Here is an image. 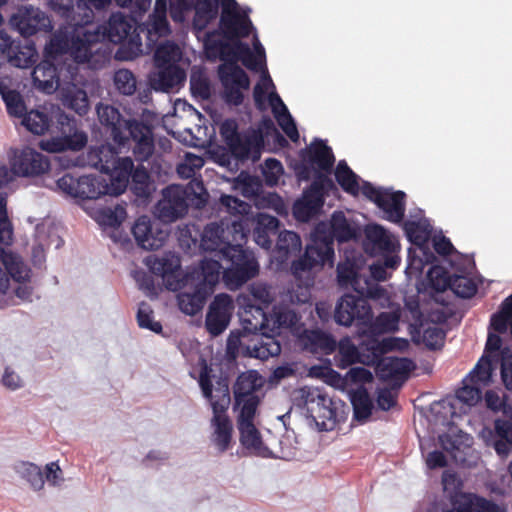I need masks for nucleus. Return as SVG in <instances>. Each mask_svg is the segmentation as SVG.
I'll return each mask as SVG.
<instances>
[{
	"instance_id": "obj_46",
	"label": "nucleus",
	"mask_w": 512,
	"mask_h": 512,
	"mask_svg": "<svg viewBox=\"0 0 512 512\" xmlns=\"http://www.w3.org/2000/svg\"><path fill=\"white\" fill-rule=\"evenodd\" d=\"M147 264L153 274L162 277L173 276L180 268V260L174 255L148 258Z\"/></svg>"
},
{
	"instance_id": "obj_43",
	"label": "nucleus",
	"mask_w": 512,
	"mask_h": 512,
	"mask_svg": "<svg viewBox=\"0 0 512 512\" xmlns=\"http://www.w3.org/2000/svg\"><path fill=\"white\" fill-rule=\"evenodd\" d=\"M0 95L10 116L16 118L25 117L28 112H26L25 102L18 91L9 89L3 81H0Z\"/></svg>"
},
{
	"instance_id": "obj_7",
	"label": "nucleus",
	"mask_w": 512,
	"mask_h": 512,
	"mask_svg": "<svg viewBox=\"0 0 512 512\" xmlns=\"http://www.w3.org/2000/svg\"><path fill=\"white\" fill-rule=\"evenodd\" d=\"M101 43L108 41L121 44L116 56L119 59L132 60L141 52L142 43L136 33V21L121 12L112 13L108 21L96 26Z\"/></svg>"
},
{
	"instance_id": "obj_26",
	"label": "nucleus",
	"mask_w": 512,
	"mask_h": 512,
	"mask_svg": "<svg viewBox=\"0 0 512 512\" xmlns=\"http://www.w3.org/2000/svg\"><path fill=\"white\" fill-rule=\"evenodd\" d=\"M220 30L224 38L240 41L250 35L253 28L252 22L246 12L234 11L228 13L225 9L221 13Z\"/></svg>"
},
{
	"instance_id": "obj_49",
	"label": "nucleus",
	"mask_w": 512,
	"mask_h": 512,
	"mask_svg": "<svg viewBox=\"0 0 512 512\" xmlns=\"http://www.w3.org/2000/svg\"><path fill=\"white\" fill-rule=\"evenodd\" d=\"M180 49L173 42H165L159 45L154 53L155 66L177 65L180 59Z\"/></svg>"
},
{
	"instance_id": "obj_56",
	"label": "nucleus",
	"mask_w": 512,
	"mask_h": 512,
	"mask_svg": "<svg viewBox=\"0 0 512 512\" xmlns=\"http://www.w3.org/2000/svg\"><path fill=\"white\" fill-rule=\"evenodd\" d=\"M114 85L116 89L123 95H132L136 91V78L128 69H119L115 72Z\"/></svg>"
},
{
	"instance_id": "obj_40",
	"label": "nucleus",
	"mask_w": 512,
	"mask_h": 512,
	"mask_svg": "<svg viewBox=\"0 0 512 512\" xmlns=\"http://www.w3.org/2000/svg\"><path fill=\"white\" fill-rule=\"evenodd\" d=\"M155 187L151 181L148 171L143 167L139 166L135 169L132 174L130 182L131 192L143 202L150 199Z\"/></svg>"
},
{
	"instance_id": "obj_58",
	"label": "nucleus",
	"mask_w": 512,
	"mask_h": 512,
	"mask_svg": "<svg viewBox=\"0 0 512 512\" xmlns=\"http://www.w3.org/2000/svg\"><path fill=\"white\" fill-rule=\"evenodd\" d=\"M274 316L278 328H295L301 320V316L288 306L275 307Z\"/></svg>"
},
{
	"instance_id": "obj_41",
	"label": "nucleus",
	"mask_w": 512,
	"mask_h": 512,
	"mask_svg": "<svg viewBox=\"0 0 512 512\" xmlns=\"http://www.w3.org/2000/svg\"><path fill=\"white\" fill-rule=\"evenodd\" d=\"M218 15V0H196L193 26L202 31Z\"/></svg>"
},
{
	"instance_id": "obj_22",
	"label": "nucleus",
	"mask_w": 512,
	"mask_h": 512,
	"mask_svg": "<svg viewBox=\"0 0 512 512\" xmlns=\"http://www.w3.org/2000/svg\"><path fill=\"white\" fill-rule=\"evenodd\" d=\"M414 369V363L408 358L385 357L377 364V375L383 381L391 382L399 389Z\"/></svg>"
},
{
	"instance_id": "obj_63",
	"label": "nucleus",
	"mask_w": 512,
	"mask_h": 512,
	"mask_svg": "<svg viewBox=\"0 0 512 512\" xmlns=\"http://www.w3.org/2000/svg\"><path fill=\"white\" fill-rule=\"evenodd\" d=\"M275 118L278 122V125L281 127V129L287 135V137L292 142H297L299 140V132L296 127V123L292 118L291 114L289 113V111H280V114L276 115Z\"/></svg>"
},
{
	"instance_id": "obj_45",
	"label": "nucleus",
	"mask_w": 512,
	"mask_h": 512,
	"mask_svg": "<svg viewBox=\"0 0 512 512\" xmlns=\"http://www.w3.org/2000/svg\"><path fill=\"white\" fill-rule=\"evenodd\" d=\"M400 316L396 312H381L366 325L372 335H382L398 330Z\"/></svg>"
},
{
	"instance_id": "obj_25",
	"label": "nucleus",
	"mask_w": 512,
	"mask_h": 512,
	"mask_svg": "<svg viewBox=\"0 0 512 512\" xmlns=\"http://www.w3.org/2000/svg\"><path fill=\"white\" fill-rule=\"evenodd\" d=\"M261 387L260 377L256 371H248L240 374L233 386L234 406L245 407L249 402L255 403L257 411L260 398L255 392Z\"/></svg>"
},
{
	"instance_id": "obj_38",
	"label": "nucleus",
	"mask_w": 512,
	"mask_h": 512,
	"mask_svg": "<svg viewBox=\"0 0 512 512\" xmlns=\"http://www.w3.org/2000/svg\"><path fill=\"white\" fill-rule=\"evenodd\" d=\"M132 234L138 246L143 249L155 250L162 245L161 240L153 236L151 221L147 216H141L135 221Z\"/></svg>"
},
{
	"instance_id": "obj_36",
	"label": "nucleus",
	"mask_w": 512,
	"mask_h": 512,
	"mask_svg": "<svg viewBox=\"0 0 512 512\" xmlns=\"http://www.w3.org/2000/svg\"><path fill=\"white\" fill-rule=\"evenodd\" d=\"M222 266L219 261L212 259H204L201 261L200 268L195 271L197 275L195 284L211 294L214 292L215 286L220 279V270Z\"/></svg>"
},
{
	"instance_id": "obj_34",
	"label": "nucleus",
	"mask_w": 512,
	"mask_h": 512,
	"mask_svg": "<svg viewBox=\"0 0 512 512\" xmlns=\"http://www.w3.org/2000/svg\"><path fill=\"white\" fill-rule=\"evenodd\" d=\"M158 72L153 79L154 88L168 92L185 81L186 75L178 65L156 66Z\"/></svg>"
},
{
	"instance_id": "obj_9",
	"label": "nucleus",
	"mask_w": 512,
	"mask_h": 512,
	"mask_svg": "<svg viewBox=\"0 0 512 512\" xmlns=\"http://www.w3.org/2000/svg\"><path fill=\"white\" fill-rule=\"evenodd\" d=\"M235 241L234 247L228 248V254L223 258L231 262V266L224 270L223 279L230 287H239L258 274V263L250 259L243 249L247 236L242 223L233 224Z\"/></svg>"
},
{
	"instance_id": "obj_55",
	"label": "nucleus",
	"mask_w": 512,
	"mask_h": 512,
	"mask_svg": "<svg viewBox=\"0 0 512 512\" xmlns=\"http://www.w3.org/2000/svg\"><path fill=\"white\" fill-rule=\"evenodd\" d=\"M7 194L0 192V246L10 245L13 238V229L7 215Z\"/></svg>"
},
{
	"instance_id": "obj_29",
	"label": "nucleus",
	"mask_w": 512,
	"mask_h": 512,
	"mask_svg": "<svg viewBox=\"0 0 512 512\" xmlns=\"http://www.w3.org/2000/svg\"><path fill=\"white\" fill-rule=\"evenodd\" d=\"M365 249L374 255L393 252L397 245L390 234L380 225H369L365 229Z\"/></svg>"
},
{
	"instance_id": "obj_57",
	"label": "nucleus",
	"mask_w": 512,
	"mask_h": 512,
	"mask_svg": "<svg viewBox=\"0 0 512 512\" xmlns=\"http://www.w3.org/2000/svg\"><path fill=\"white\" fill-rule=\"evenodd\" d=\"M137 323L140 328L148 329L154 333L162 332V325L158 321L153 320V310L146 302H141L137 311Z\"/></svg>"
},
{
	"instance_id": "obj_37",
	"label": "nucleus",
	"mask_w": 512,
	"mask_h": 512,
	"mask_svg": "<svg viewBox=\"0 0 512 512\" xmlns=\"http://www.w3.org/2000/svg\"><path fill=\"white\" fill-rule=\"evenodd\" d=\"M392 349V341L389 339L381 341L375 338L367 339L360 345L362 363L365 365L378 364L383 359V355Z\"/></svg>"
},
{
	"instance_id": "obj_62",
	"label": "nucleus",
	"mask_w": 512,
	"mask_h": 512,
	"mask_svg": "<svg viewBox=\"0 0 512 512\" xmlns=\"http://www.w3.org/2000/svg\"><path fill=\"white\" fill-rule=\"evenodd\" d=\"M431 287L437 292H443L450 288L451 277L448 272L440 267H433L428 272Z\"/></svg>"
},
{
	"instance_id": "obj_4",
	"label": "nucleus",
	"mask_w": 512,
	"mask_h": 512,
	"mask_svg": "<svg viewBox=\"0 0 512 512\" xmlns=\"http://www.w3.org/2000/svg\"><path fill=\"white\" fill-rule=\"evenodd\" d=\"M334 175L344 192L357 196L361 191L363 196L375 203L384 212L386 220L393 223L403 221L406 209V194L403 191L392 192L388 189L375 187L368 181H362L360 187L358 175L345 160L338 162Z\"/></svg>"
},
{
	"instance_id": "obj_23",
	"label": "nucleus",
	"mask_w": 512,
	"mask_h": 512,
	"mask_svg": "<svg viewBox=\"0 0 512 512\" xmlns=\"http://www.w3.org/2000/svg\"><path fill=\"white\" fill-rule=\"evenodd\" d=\"M255 403L249 402L245 407L240 408L237 417V427L240 433V442L246 449L259 451L262 446V438L259 430L254 424L256 415Z\"/></svg>"
},
{
	"instance_id": "obj_13",
	"label": "nucleus",
	"mask_w": 512,
	"mask_h": 512,
	"mask_svg": "<svg viewBox=\"0 0 512 512\" xmlns=\"http://www.w3.org/2000/svg\"><path fill=\"white\" fill-rule=\"evenodd\" d=\"M334 189L336 187L330 177L318 174L304 191L302 198L294 203L293 216L301 222L309 221L323 207L324 196Z\"/></svg>"
},
{
	"instance_id": "obj_51",
	"label": "nucleus",
	"mask_w": 512,
	"mask_h": 512,
	"mask_svg": "<svg viewBox=\"0 0 512 512\" xmlns=\"http://www.w3.org/2000/svg\"><path fill=\"white\" fill-rule=\"evenodd\" d=\"M65 102L70 109L80 116L86 115L89 111V99L83 89L74 87L68 90L65 94Z\"/></svg>"
},
{
	"instance_id": "obj_14",
	"label": "nucleus",
	"mask_w": 512,
	"mask_h": 512,
	"mask_svg": "<svg viewBox=\"0 0 512 512\" xmlns=\"http://www.w3.org/2000/svg\"><path fill=\"white\" fill-rule=\"evenodd\" d=\"M334 319L337 324L346 327L354 323L365 326L371 322L372 308L366 298L344 294L337 302Z\"/></svg>"
},
{
	"instance_id": "obj_16",
	"label": "nucleus",
	"mask_w": 512,
	"mask_h": 512,
	"mask_svg": "<svg viewBox=\"0 0 512 512\" xmlns=\"http://www.w3.org/2000/svg\"><path fill=\"white\" fill-rule=\"evenodd\" d=\"M10 25L23 37H30L40 31L52 29L48 15L32 5L18 7L10 17Z\"/></svg>"
},
{
	"instance_id": "obj_3",
	"label": "nucleus",
	"mask_w": 512,
	"mask_h": 512,
	"mask_svg": "<svg viewBox=\"0 0 512 512\" xmlns=\"http://www.w3.org/2000/svg\"><path fill=\"white\" fill-rule=\"evenodd\" d=\"M98 121L114 143L125 145L130 139L135 143L133 154L138 161L148 160L154 153L153 126L137 119H126L113 105L98 103Z\"/></svg>"
},
{
	"instance_id": "obj_42",
	"label": "nucleus",
	"mask_w": 512,
	"mask_h": 512,
	"mask_svg": "<svg viewBox=\"0 0 512 512\" xmlns=\"http://www.w3.org/2000/svg\"><path fill=\"white\" fill-rule=\"evenodd\" d=\"M336 348H338V354L335 356L337 367L346 369L355 363H362L360 347L357 348L350 338L341 339Z\"/></svg>"
},
{
	"instance_id": "obj_60",
	"label": "nucleus",
	"mask_w": 512,
	"mask_h": 512,
	"mask_svg": "<svg viewBox=\"0 0 512 512\" xmlns=\"http://www.w3.org/2000/svg\"><path fill=\"white\" fill-rule=\"evenodd\" d=\"M26 51L18 50L13 51V54H8L9 62L11 65L18 68H29L33 66L36 61V52L32 47H26Z\"/></svg>"
},
{
	"instance_id": "obj_19",
	"label": "nucleus",
	"mask_w": 512,
	"mask_h": 512,
	"mask_svg": "<svg viewBox=\"0 0 512 512\" xmlns=\"http://www.w3.org/2000/svg\"><path fill=\"white\" fill-rule=\"evenodd\" d=\"M234 310L233 300L230 295L221 293L214 297L205 319L207 331L213 335H220L229 325Z\"/></svg>"
},
{
	"instance_id": "obj_47",
	"label": "nucleus",
	"mask_w": 512,
	"mask_h": 512,
	"mask_svg": "<svg viewBox=\"0 0 512 512\" xmlns=\"http://www.w3.org/2000/svg\"><path fill=\"white\" fill-rule=\"evenodd\" d=\"M359 281L360 276L357 271V266L353 261L346 259L344 262H340L337 265V282L340 287H351L355 291H358Z\"/></svg>"
},
{
	"instance_id": "obj_17",
	"label": "nucleus",
	"mask_w": 512,
	"mask_h": 512,
	"mask_svg": "<svg viewBox=\"0 0 512 512\" xmlns=\"http://www.w3.org/2000/svg\"><path fill=\"white\" fill-rule=\"evenodd\" d=\"M58 188L67 195L80 199H98L102 195H107L104 179L94 176L74 177L66 173L57 180Z\"/></svg>"
},
{
	"instance_id": "obj_59",
	"label": "nucleus",
	"mask_w": 512,
	"mask_h": 512,
	"mask_svg": "<svg viewBox=\"0 0 512 512\" xmlns=\"http://www.w3.org/2000/svg\"><path fill=\"white\" fill-rule=\"evenodd\" d=\"M107 174L110 176L109 183H107L104 180V186L105 190H107V195L118 196L125 192L126 188L129 185V179L131 177L126 176L123 173L118 172L117 170H111Z\"/></svg>"
},
{
	"instance_id": "obj_50",
	"label": "nucleus",
	"mask_w": 512,
	"mask_h": 512,
	"mask_svg": "<svg viewBox=\"0 0 512 512\" xmlns=\"http://www.w3.org/2000/svg\"><path fill=\"white\" fill-rule=\"evenodd\" d=\"M276 249L282 257H287L289 254L300 251V236L296 232L287 230L278 233Z\"/></svg>"
},
{
	"instance_id": "obj_28",
	"label": "nucleus",
	"mask_w": 512,
	"mask_h": 512,
	"mask_svg": "<svg viewBox=\"0 0 512 512\" xmlns=\"http://www.w3.org/2000/svg\"><path fill=\"white\" fill-rule=\"evenodd\" d=\"M210 295V292L195 283L185 284L183 290L177 295L178 307L184 314L195 316L202 311Z\"/></svg>"
},
{
	"instance_id": "obj_18",
	"label": "nucleus",
	"mask_w": 512,
	"mask_h": 512,
	"mask_svg": "<svg viewBox=\"0 0 512 512\" xmlns=\"http://www.w3.org/2000/svg\"><path fill=\"white\" fill-rule=\"evenodd\" d=\"M10 165L14 175L38 176L49 170L50 161L35 149L25 147L20 151H15Z\"/></svg>"
},
{
	"instance_id": "obj_27",
	"label": "nucleus",
	"mask_w": 512,
	"mask_h": 512,
	"mask_svg": "<svg viewBox=\"0 0 512 512\" xmlns=\"http://www.w3.org/2000/svg\"><path fill=\"white\" fill-rule=\"evenodd\" d=\"M486 445L495 449L500 457H507L512 449V421L504 419H496L494 421V429L487 430Z\"/></svg>"
},
{
	"instance_id": "obj_48",
	"label": "nucleus",
	"mask_w": 512,
	"mask_h": 512,
	"mask_svg": "<svg viewBox=\"0 0 512 512\" xmlns=\"http://www.w3.org/2000/svg\"><path fill=\"white\" fill-rule=\"evenodd\" d=\"M51 119L48 114L40 110L29 111L22 120V124L36 135L44 134L50 127Z\"/></svg>"
},
{
	"instance_id": "obj_11",
	"label": "nucleus",
	"mask_w": 512,
	"mask_h": 512,
	"mask_svg": "<svg viewBox=\"0 0 512 512\" xmlns=\"http://www.w3.org/2000/svg\"><path fill=\"white\" fill-rule=\"evenodd\" d=\"M216 32L208 34L205 41V48L209 54L218 55L221 60L228 63H235L241 60L242 64L249 70L259 71L262 68L263 60L265 57L264 48L260 43L255 45L258 55L253 54L248 44L241 41H235L234 44H229L222 40L212 38Z\"/></svg>"
},
{
	"instance_id": "obj_61",
	"label": "nucleus",
	"mask_w": 512,
	"mask_h": 512,
	"mask_svg": "<svg viewBox=\"0 0 512 512\" xmlns=\"http://www.w3.org/2000/svg\"><path fill=\"white\" fill-rule=\"evenodd\" d=\"M445 332L443 329L432 326L423 331L422 342L430 350L440 349L444 345Z\"/></svg>"
},
{
	"instance_id": "obj_64",
	"label": "nucleus",
	"mask_w": 512,
	"mask_h": 512,
	"mask_svg": "<svg viewBox=\"0 0 512 512\" xmlns=\"http://www.w3.org/2000/svg\"><path fill=\"white\" fill-rule=\"evenodd\" d=\"M190 90L194 97L207 100L211 96L209 80L204 76L192 75L190 79Z\"/></svg>"
},
{
	"instance_id": "obj_2",
	"label": "nucleus",
	"mask_w": 512,
	"mask_h": 512,
	"mask_svg": "<svg viewBox=\"0 0 512 512\" xmlns=\"http://www.w3.org/2000/svg\"><path fill=\"white\" fill-rule=\"evenodd\" d=\"M356 237V230L350 225L342 211H335L330 220V231L324 224L318 225L312 234L311 243L307 245L304 255L291 264V272L296 278L302 273L325 264L333 265L334 239L346 242Z\"/></svg>"
},
{
	"instance_id": "obj_15",
	"label": "nucleus",
	"mask_w": 512,
	"mask_h": 512,
	"mask_svg": "<svg viewBox=\"0 0 512 512\" xmlns=\"http://www.w3.org/2000/svg\"><path fill=\"white\" fill-rule=\"evenodd\" d=\"M219 78L224 87L223 98L229 105L239 106L243 103V90L250 87L247 73L235 63L222 64L218 68Z\"/></svg>"
},
{
	"instance_id": "obj_10",
	"label": "nucleus",
	"mask_w": 512,
	"mask_h": 512,
	"mask_svg": "<svg viewBox=\"0 0 512 512\" xmlns=\"http://www.w3.org/2000/svg\"><path fill=\"white\" fill-rule=\"evenodd\" d=\"M300 163L296 167V174L300 180L308 181L318 174L332 173L335 156L332 148L323 140L314 139L309 146L300 151Z\"/></svg>"
},
{
	"instance_id": "obj_20",
	"label": "nucleus",
	"mask_w": 512,
	"mask_h": 512,
	"mask_svg": "<svg viewBox=\"0 0 512 512\" xmlns=\"http://www.w3.org/2000/svg\"><path fill=\"white\" fill-rule=\"evenodd\" d=\"M235 223L239 222L233 221L226 229L222 224L216 222L207 224L201 237V247L203 250L218 252L222 257L227 255L228 248L234 247L235 245V241H233L234 230L232 227Z\"/></svg>"
},
{
	"instance_id": "obj_53",
	"label": "nucleus",
	"mask_w": 512,
	"mask_h": 512,
	"mask_svg": "<svg viewBox=\"0 0 512 512\" xmlns=\"http://www.w3.org/2000/svg\"><path fill=\"white\" fill-rule=\"evenodd\" d=\"M351 402L356 419H367L371 415L373 405L371 398L365 389H361L353 393Z\"/></svg>"
},
{
	"instance_id": "obj_12",
	"label": "nucleus",
	"mask_w": 512,
	"mask_h": 512,
	"mask_svg": "<svg viewBox=\"0 0 512 512\" xmlns=\"http://www.w3.org/2000/svg\"><path fill=\"white\" fill-rule=\"evenodd\" d=\"M57 123L60 125L62 136L40 140V149L49 153H61L68 150L77 152L87 145V134L77 129L76 121L73 117L65 113H59Z\"/></svg>"
},
{
	"instance_id": "obj_32",
	"label": "nucleus",
	"mask_w": 512,
	"mask_h": 512,
	"mask_svg": "<svg viewBox=\"0 0 512 512\" xmlns=\"http://www.w3.org/2000/svg\"><path fill=\"white\" fill-rule=\"evenodd\" d=\"M46 58L47 60L34 67L32 78L37 88L46 93H51L58 85V76L55 65L49 61L50 58Z\"/></svg>"
},
{
	"instance_id": "obj_21",
	"label": "nucleus",
	"mask_w": 512,
	"mask_h": 512,
	"mask_svg": "<svg viewBox=\"0 0 512 512\" xmlns=\"http://www.w3.org/2000/svg\"><path fill=\"white\" fill-rule=\"evenodd\" d=\"M307 413L315 420H333L336 410L332 407L331 398L318 387H305L301 390Z\"/></svg>"
},
{
	"instance_id": "obj_54",
	"label": "nucleus",
	"mask_w": 512,
	"mask_h": 512,
	"mask_svg": "<svg viewBox=\"0 0 512 512\" xmlns=\"http://www.w3.org/2000/svg\"><path fill=\"white\" fill-rule=\"evenodd\" d=\"M449 289H451L458 297L468 299L476 294L477 285L467 276L453 275L451 277Z\"/></svg>"
},
{
	"instance_id": "obj_1",
	"label": "nucleus",
	"mask_w": 512,
	"mask_h": 512,
	"mask_svg": "<svg viewBox=\"0 0 512 512\" xmlns=\"http://www.w3.org/2000/svg\"><path fill=\"white\" fill-rule=\"evenodd\" d=\"M93 12L88 18L83 11L76 14V20L66 19L69 27H61L54 32L44 49L45 57L57 59L68 55L78 64H88L92 69L103 68L110 60V51L101 43L96 27H87Z\"/></svg>"
},
{
	"instance_id": "obj_30",
	"label": "nucleus",
	"mask_w": 512,
	"mask_h": 512,
	"mask_svg": "<svg viewBox=\"0 0 512 512\" xmlns=\"http://www.w3.org/2000/svg\"><path fill=\"white\" fill-rule=\"evenodd\" d=\"M279 220L266 213H258L256 225L253 229L255 242L265 249L272 246V237L278 234Z\"/></svg>"
},
{
	"instance_id": "obj_44",
	"label": "nucleus",
	"mask_w": 512,
	"mask_h": 512,
	"mask_svg": "<svg viewBox=\"0 0 512 512\" xmlns=\"http://www.w3.org/2000/svg\"><path fill=\"white\" fill-rule=\"evenodd\" d=\"M53 11L65 19L76 20V14L83 11L85 16H90L91 10L84 0H49Z\"/></svg>"
},
{
	"instance_id": "obj_35",
	"label": "nucleus",
	"mask_w": 512,
	"mask_h": 512,
	"mask_svg": "<svg viewBox=\"0 0 512 512\" xmlns=\"http://www.w3.org/2000/svg\"><path fill=\"white\" fill-rule=\"evenodd\" d=\"M262 136L256 133L240 136L237 141L229 143L231 154L238 160L244 161L252 154H259L262 145Z\"/></svg>"
},
{
	"instance_id": "obj_24",
	"label": "nucleus",
	"mask_w": 512,
	"mask_h": 512,
	"mask_svg": "<svg viewBox=\"0 0 512 512\" xmlns=\"http://www.w3.org/2000/svg\"><path fill=\"white\" fill-rule=\"evenodd\" d=\"M29 273L30 269L18 256L0 248V293H6L10 278L21 283L29 278Z\"/></svg>"
},
{
	"instance_id": "obj_6",
	"label": "nucleus",
	"mask_w": 512,
	"mask_h": 512,
	"mask_svg": "<svg viewBox=\"0 0 512 512\" xmlns=\"http://www.w3.org/2000/svg\"><path fill=\"white\" fill-rule=\"evenodd\" d=\"M207 196L203 181L197 178L191 179L186 186L169 185L163 189L162 198L156 204V215L165 223L174 222L187 214L190 205L204 207Z\"/></svg>"
},
{
	"instance_id": "obj_39",
	"label": "nucleus",
	"mask_w": 512,
	"mask_h": 512,
	"mask_svg": "<svg viewBox=\"0 0 512 512\" xmlns=\"http://www.w3.org/2000/svg\"><path fill=\"white\" fill-rule=\"evenodd\" d=\"M403 229L412 244L421 249L427 246L432 233V227L427 220H407L403 223Z\"/></svg>"
},
{
	"instance_id": "obj_8",
	"label": "nucleus",
	"mask_w": 512,
	"mask_h": 512,
	"mask_svg": "<svg viewBox=\"0 0 512 512\" xmlns=\"http://www.w3.org/2000/svg\"><path fill=\"white\" fill-rule=\"evenodd\" d=\"M244 330L252 334L245 346V355L260 360H268L281 352L279 341L270 334L263 332L267 317L264 310L256 306H248L241 314Z\"/></svg>"
},
{
	"instance_id": "obj_31",
	"label": "nucleus",
	"mask_w": 512,
	"mask_h": 512,
	"mask_svg": "<svg viewBox=\"0 0 512 512\" xmlns=\"http://www.w3.org/2000/svg\"><path fill=\"white\" fill-rule=\"evenodd\" d=\"M301 341L305 349L312 353L328 355L333 353L337 347L335 339L321 330H306L301 336Z\"/></svg>"
},
{
	"instance_id": "obj_33",
	"label": "nucleus",
	"mask_w": 512,
	"mask_h": 512,
	"mask_svg": "<svg viewBox=\"0 0 512 512\" xmlns=\"http://www.w3.org/2000/svg\"><path fill=\"white\" fill-rule=\"evenodd\" d=\"M117 158V151L111 145L91 147L87 153L88 164L102 173H109Z\"/></svg>"
},
{
	"instance_id": "obj_5",
	"label": "nucleus",
	"mask_w": 512,
	"mask_h": 512,
	"mask_svg": "<svg viewBox=\"0 0 512 512\" xmlns=\"http://www.w3.org/2000/svg\"><path fill=\"white\" fill-rule=\"evenodd\" d=\"M212 368L204 362L199 375V386L203 396L209 400L213 411L211 424L214 428L212 441L220 453L227 451L231 445L233 425L227 415L231 403L229 382L226 377H219L213 393Z\"/></svg>"
},
{
	"instance_id": "obj_52",
	"label": "nucleus",
	"mask_w": 512,
	"mask_h": 512,
	"mask_svg": "<svg viewBox=\"0 0 512 512\" xmlns=\"http://www.w3.org/2000/svg\"><path fill=\"white\" fill-rule=\"evenodd\" d=\"M18 473L25 479L34 490H41L45 480L41 469L30 462H22L17 467Z\"/></svg>"
}]
</instances>
